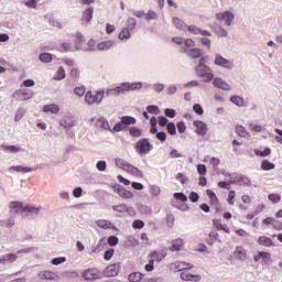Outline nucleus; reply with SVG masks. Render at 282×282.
Listing matches in <instances>:
<instances>
[{"mask_svg":"<svg viewBox=\"0 0 282 282\" xmlns=\"http://www.w3.org/2000/svg\"><path fill=\"white\" fill-rule=\"evenodd\" d=\"M118 39H119L120 41H129V39H131V31H130L129 29H127V28H123V29L120 31V33H119V35H118Z\"/></svg>","mask_w":282,"mask_h":282,"instance_id":"35","label":"nucleus"},{"mask_svg":"<svg viewBox=\"0 0 282 282\" xmlns=\"http://www.w3.org/2000/svg\"><path fill=\"white\" fill-rule=\"evenodd\" d=\"M187 32H191V34H200L202 36H213V33L206 30H202L197 25L187 26Z\"/></svg>","mask_w":282,"mask_h":282,"instance_id":"22","label":"nucleus"},{"mask_svg":"<svg viewBox=\"0 0 282 282\" xmlns=\"http://www.w3.org/2000/svg\"><path fill=\"white\" fill-rule=\"evenodd\" d=\"M25 205L19 200H12L9 203V213L11 215H21L22 219H25L28 215H24Z\"/></svg>","mask_w":282,"mask_h":282,"instance_id":"6","label":"nucleus"},{"mask_svg":"<svg viewBox=\"0 0 282 282\" xmlns=\"http://www.w3.org/2000/svg\"><path fill=\"white\" fill-rule=\"evenodd\" d=\"M96 225L99 228H102L104 230H115L116 232H118V227H116V225H113V223L109 221V220H105V219H99L96 221Z\"/></svg>","mask_w":282,"mask_h":282,"instance_id":"21","label":"nucleus"},{"mask_svg":"<svg viewBox=\"0 0 282 282\" xmlns=\"http://www.w3.org/2000/svg\"><path fill=\"white\" fill-rule=\"evenodd\" d=\"M230 102H232V105H236V107H246V100L243 99L242 96H231Z\"/></svg>","mask_w":282,"mask_h":282,"instance_id":"30","label":"nucleus"},{"mask_svg":"<svg viewBox=\"0 0 282 282\" xmlns=\"http://www.w3.org/2000/svg\"><path fill=\"white\" fill-rule=\"evenodd\" d=\"M120 272V263H113L108 265L104 272L102 276L111 278V276H118Z\"/></svg>","mask_w":282,"mask_h":282,"instance_id":"16","label":"nucleus"},{"mask_svg":"<svg viewBox=\"0 0 282 282\" xmlns=\"http://www.w3.org/2000/svg\"><path fill=\"white\" fill-rule=\"evenodd\" d=\"M172 206L174 208H177L178 210L188 212L191 210V207L186 204H180L177 202H172Z\"/></svg>","mask_w":282,"mask_h":282,"instance_id":"53","label":"nucleus"},{"mask_svg":"<svg viewBox=\"0 0 282 282\" xmlns=\"http://www.w3.org/2000/svg\"><path fill=\"white\" fill-rule=\"evenodd\" d=\"M164 116L166 118H175V116H177V111H175V109H172V108H165Z\"/></svg>","mask_w":282,"mask_h":282,"instance_id":"63","label":"nucleus"},{"mask_svg":"<svg viewBox=\"0 0 282 282\" xmlns=\"http://www.w3.org/2000/svg\"><path fill=\"white\" fill-rule=\"evenodd\" d=\"M120 120L122 124L126 127V129H129L131 124H135L138 122V120H135V118L131 116H122Z\"/></svg>","mask_w":282,"mask_h":282,"instance_id":"29","label":"nucleus"},{"mask_svg":"<svg viewBox=\"0 0 282 282\" xmlns=\"http://www.w3.org/2000/svg\"><path fill=\"white\" fill-rule=\"evenodd\" d=\"M12 226H14V218L10 217L8 219L4 220H0V227L2 228H12Z\"/></svg>","mask_w":282,"mask_h":282,"instance_id":"45","label":"nucleus"},{"mask_svg":"<svg viewBox=\"0 0 282 282\" xmlns=\"http://www.w3.org/2000/svg\"><path fill=\"white\" fill-rule=\"evenodd\" d=\"M249 128L251 131H253V133H261L264 129L263 126L257 123H249Z\"/></svg>","mask_w":282,"mask_h":282,"instance_id":"55","label":"nucleus"},{"mask_svg":"<svg viewBox=\"0 0 282 282\" xmlns=\"http://www.w3.org/2000/svg\"><path fill=\"white\" fill-rule=\"evenodd\" d=\"M236 131L240 138H250V132L243 126H237Z\"/></svg>","mask_w":282,"mask_h":282,"instance_id":"40","label":"nucleus"},{"mask_svg":"<svg viewBox=\"0 0 282 282\" xmlns=\"http://www.w3.org/2000/svg\"><path fill=\"white\" fill-rule=\"evenodd\" d=\"M116 44L115 41L112 40H107L104 42H100L97 44V50L99 52H109V50H111V47H113V45Z\"/></svg>","mask_w":282,"mask_h":282,"instance_id":"24","label":"nucleus"},{"mask_svg":"<svg viewBox=\"0 0 282 282\" xmlns=\"http://www.w3.org/2000/svg\"><path fill=\"white\" fill-rule=\"evenodd\" d=\"M9 171H15V173H32V171H34V169L25 167L22 165H13V166L9 167Z\"/></svg>","mask_w":282,"mask_h":282,"instance_id":"33","label":"nucleus"},{"mask_svg":"<svg viewBox=\"0 0 282 282\" xmlns=\"http://www.w3.org/2000/svg\"><path fill=\"white\" fill-rule=\"evenodd\" d=\"M173 23L177 30H187L188 28V25H186V22L180 18H174Z\"/></svg>","mask_w":282,"mask_h":282,"instance_id":"38","label":"nucleus"},{"mask_svg":"<svg viewBox=\"0 0 282 282\" xmlns=\"http://www.w3.org/2000/svg\"><path fill=\"white\" fill-rule=\"evenodd\" d=\"M166 86H164V84L162 83H156L152 86L153 91H155V94H162V91H164Z\"/></svg>","mask_w":282,"mask_h":282,"instance_id":"60","label":"nucleus"},{"mask_svg":"<svg viewBox=\"0 0 282 282\" xmlns=\"http://www.w3.org/2000/svg\"><path fill=\"white\" fill-rule=\"evenodd\" d=\"M142 279H144V274H142V272H132L128 275V281L129 282H140L142 281Z\"/></svg>","mask_w":282,"mask_h":282,"instance_id":"34","label":"nucleus"},{"mask_svg":"<svg viewBox=\"0 0 282 282\" xmlns=\"http://www.w3.org/2000/svg\"><path fill=\"white\" fill-rule=\"evenodd\" d=\"M61 127H63L66 131H69L73 127H76V119L72 117V115H65L59 120Z\"/></svg>","mask_w":282,"mask_h":282,"instance_id":"14","label":"nucleus"},{"mask_svg":"<svg viewBox=\"0 0 282 282\" xmlns=\"http://www.w3.org/2000/svg\"><path fill=\"white\" fill-rule=\"evenodd\" d=\"M193 264L188 262L175 261L170 264L171 272H186V270H192Z\"/></svg>","mask_w":282,"mask_h":282,"instance_id":"11","label":"nucleus"},{"mask_svg":"<svg viewBox=\"0 0 282 282\" xmlns=\"http://www.w3.org/2000/svg\"><path fill=\"white\" fill-rule=\"evenodd\" d=\"M129 133H130L131 138H142V129H140L138 127H130Z\"/></svg>","mask_w":282,"mask_h":282,"instance_id":"41","label":"nucleus"},{"mask_svg":"<svg viewBox=\"0 0 282 282\" xmlns=\"http://www.w3.org/2000/svg\"><path fill=\"white\" fill-rule=\"evenodd\" d=\"M118 243H120V239L118 238V236L108 237V245H110L112 248L118 246Z\"/></svg>","mask_w":282,"mask_h":282,"instance_id":"62","label":"nucleus"},{"mask_svg":"<svg viewBox=\"0 0 282 282\" xmlns=\"http://www.w3.org/2000/svg\"><path fill=\"white\" fill-rule=\"evenodd\" d=\"M112 191L119 195V197H122L123 199H131L133 197V193L130 191H127L122 185L115 184L110 185Z\"/></svg>","mask_w":282,"mask_h":282,"instance_id":"12","label":"nucleus"},{"mask_svg":"<svg viewBox=\"0 0 282 282\" xmlns=\"http://www.w3.org/2000/svg\"><path fill=\"white\" fill-rule=\"evenodd\" d=\"M196 76L199 78H204L205 83H210L215 78V74L213 73V68L208 65H196L195 66Z\"/></svg>","mask_w":282,"mask_h":282,"instance_id":"2","label":"nucleus"},{"mask_svg":"<svg viewBox=\"0 0 282 282\" xmlns=\"http://www.w3.org/2000/svg\"><path fill=\"white\" fill-rule=\"evenodd\" d=\"M96 127H98L99 129H105V131H113L111 129V126H109V121L105 117H99L96 120Z\"/></svg>","mask_w":282,"mask_h":282,"instance_id":"26","label":"nucleus"},{"mask_svg":"<svg viewBox=\"0 0 282 282\" xmlns=\"http://www.w3.org/2000/svg\"><path fill=\"white\" fill-rule=\"evenodd\" d=\"M112 210H115V213H126L127 212V204L113 205Z\"/></svg>","mask_w":282,"mask_h":282,"instance_id":"58","label":"nucleus"},{"mask_svg":"<svg viewBox=\"0 0 282 282\" xmlns=\"http://www.w3.org/2000/svg\"><path fill=\"white\" fill-rule=\"evenodd\" d=\"M235 254L240 261H246V251L241 247L236 248Z\"/></svg>","mask_w":282,"mask_h":282,"instance_id":"51","label":"nucleus"},{"mask_svg":"<svg viewBox=\"0 0 282 282\" xmlns=\"http://www.w3.org/2000/svg\"><path fill=\"white\" fill-rule=\"evenodd\" d=\"M30 252H34V247H29V248L20 249V250H18L13 254H14L15 259H21V257H23V254H28Z\"/></svg>","mask_w":282,"mask_h":282,"instance_id":"39","label":"nucleus"},{"mask_svg":"<svg viewBox=\"0 0 282 282\" xmlns=\"http://www.w3.org/2000/svg\"><path fill=\"white\" fill-rule=\"evenodd\" d=\"M139 213H141V215H145L147 217H149V215H153V208H151V206L149 205H140L139 206Z\"/></svg>","mask_w":282,"mask_h":282,"instance_id":"36","label":"nucleus"},{"mask_svg":"<svg viewBox=\"0 0 282 282\" xmlns=\"http://www.w3.org/2000/svg\"><path fill=\"white\" fill-rule=\"evenodd\" d=\"M166 131L170 135H177V127L175 126V122L167 123Z\"/></svg>","mask_w":282,"mask_h":282,"instance_id":"49","label":"nucleus"},{"mask_svg":"<svg viewBox=\"0 0 282 282\" xmlns=\"http://www.w3.org/2000/svg\"><path fill=\"white\" fill-rule=\"evenodd\" d=\"M258 243L259 246H264L265 248H271V247L274 248V246H276L274 241H272V239L268 236H260L258 238Z\"/></svg>","mask_w":282,"mask_h":282,"instance_id":"27","label":"nucleus"},{"mask_svg":"<svg viewBox=\"0 0 282 282\" xmlns=\"http://www.w3.org/2000/svg\"><path fill=\"white\" fill-rule=\"evenodd\" d=\"M274 169H276V165H274V163H272L268 160H263L261 162V170L262 171H274Z\"/></svg>","mask_w":282,"mask_h":282,"instance_id":"37","label":"nucleus"},{"mask_svg":"<svg viewBox=\"0 0 282 282\" xmlns=\"http://www.w3.org/2000/svg\"><path fill=\"white\" fill-rule=\"evenodd\" d=\"M182 281L198 282L202 281V274H192L188 270L181 272L180 274Z\"/></svg>","mask_w":282,"mask_h":282,"instance_id":"19","label":"nucleus"},{"mask_svg":"<svg viewBox=\"0 0 282 282\" xmlns=\"http://www.w3.org/2000/svg\"><path fill=\"white\" fill-rule=\"evenodd\" d=\"M214 65H216V67H223V69H228L229 72L232 69V61L225 58L219 53L214 55Z\"/></svg>","mask_w":282,"mask_h":282,"instance_id":"9","label":"nucleus"},{"mask_svg":"<svg viewBox=\"0 0 282 282\" xmlns=\"http://www.w3.org/2000/svg\"><path fill=\"white\" fill-rule=\"evenodd\" d=\"M142 86H143L142 82L129 83L130 91H140L142 89Z\"/></svg>","mask_w":282,"mask_h":282,"instance_id":"46","label":"nucleus"},{"mask_svg":"<svg viewBox=\"0 0 282 282\" xmlns=\"http://www.w3.org/2000/svg\"><path fill=\"white\" fill-rule=\"evenodd\" d=\"M231 180H229V184H238V186H252V181L250 177L239 174V173H234V175H230Z\"/></svg>","mask_w":282,"mask_h":282,"instance_id":"7","label":"nucleus"},{"mask_svg":"<svg viewBox=\"0 0 282 282\" xmlns=\"http://www.w3.org/2000/svg\"><path fill=\"white\" fill-rule=\"evenodd\" d=\"M96 169L97 171H99L100 173H104V171H107V161H98L96 163Z\"/></svg>","mask_w":282,"mask_h":282,"instance_id":"56","label":"nucleus"},{"mask_svg":"<svg viewBox=\"0 0 282 282\" xmlns=\"http://www.w3.org/2000/svg\"><path fill=\"white\" fill-rule=\"evenodd\" d=\"M162 193V189L158 185H151L150 186V195H153V197H158Z\"/></svg>","mask_w":282,"mask_h":282,"instance_id":"57","label":"nucleus"},{"mask_svg":"<svg viewBox=\"0 0 282 282\" xmlns=\"http://www.w3.org/2000/svg\"><path fill=\"white\" fill-rule=\"evenodd\" d=\"M56 274L52 271H43L40 273V279H46L47 281H54Z\"/></svg>","mask_w":282,"mask_h":282,"instance_id":"47","label":"nucleus"},{"mask_svg":"<svg viewBox=\"0 0 282 282\" xmlns=\"http://www.w3.org/2000/svg\"><path fill=\"white\" fill-rule=\"evenodd\" d=\"M115 162L116 166L122 169L123 171H127L128 173H131V175H133L134 177H144V173H142L140 169L131 165V163L124 161L123 159H116Z\"/></svg>","mask_w":282,"mask_h":282,"instance_id":"1","label":"nucleus"},{"mask_svg":"<svg viewBox=\"0 0 282 282\" xmlns=\"http://www.w3.org/2000/svg\"><path fill=\"white\" fill-rule=\"evenodd\" d=\"M25 213H30L31 215H34V217H39V215H41V207L28 204L24 206V215H26Z\"/></svg>","mask_w":282,"mask_h":282,"instance_id":"28","label":"nucleus"},{"mask_svg":"<svg viewBox=\"0 0 282 282\" xmlns=\"http://www.w3.org/2000/svg\"><path fill=\"white\" fill-rule=\"evenodd\" d=\"M213 85H214V87H216V89H223V91H231L232 90V86H230V84H228L221 77H214Z\"/></svg>","mask_w":282,"mask_h":282,"instance_id":"15","label":"nucleus"},{"mask_svg":"<svg viewBox=\"0 0 282 282\" xmlns=\"http://www.w3.org/2000/svg\"><path fill=\"white\" fill-rule=\"evenodd\" d=\"M159 15L158 12L153 10H149L145 14V21H158Z\"/></svg>","mask_w":282,"mask_h":282,"instance_id":"50","label":"nucleus"},{"mask_svg":"<svg viewBox=\"0 0 282 282\" xmlns=\"http://www.w3.org/2000/svg\"><path fill=\"white\" fill-rule=\"evenodd\" d=\"M259 257L262 259V263L268 264L270 263V252L268 251H259Z\"/></svg>","mask_w":282,"mask_h":282,"instance_id":"52","label":"nucleus"},{"mask_svg":"<svg viewBox=\"0 0 282 282\" xmlns=\"http://www.w3.org/2000/svg\"><path fill=\"white\" fill-rule=\"evenodd\" d=\"M91 19H94V7H88L82 13V21L85 23H91Z\"/></svg>","mask_w":282,"mask_h":282,"instance_id":"25","label":"nucleus"},{"mask_svg":"<svg viewBox=\"0 0 282 282\" xmlns=\"http://www.w3.org/2000/svg\"><path fill=\"white\" fill-rule=\"evenodd\" d=\"M174 199H176L177 202H182V204H186V202H188V196H186V194L182 193V192H176L173 194Z\"/></svg>","mask_w":282,"mask_h":282,"instance_id":"43","label":"nucleus"},{"mask_svg":"<svg viewBox=\"0 0 282 282\" xmlns=\"http://www.w3.org/2000/svg\"><path fill=\"white\" fill-rule=\"evenodd\" d=\"M183 52L189 56V58H202L204 56V50L199 47H194V48H184Z\"/></svg>","mask_w":282,"mask_h":282,"instance_id":"20","label":"nucleus"},{"mask_svg":"<svg viewBox=\"0 0 282 282\" xmlns=\"http://www.w3.org/2000/svg\"><path fill=\"white\" fill-rule=\"evenodd\" d=\"M213 225L215 226L216 230H223V232L230 235V228H228L226 225H223L219 219H213Z\"/></svg>","mask_w":282,"mask_h":282,"instance_id":"32","label":"nucleus"},{"mask_svg":"<svg viewBox=\"0 0 282 282\" xmlns=\"http://www.w3.org/2000/svg\"><path fill=\"white\" fill-rule=\"evenodd\" d=\"M134 151L138 155H148V153L153 151V144H151V141L147 138L140 139L134 145Z\"/></svg>","mask_w":282,"mask_h":282,"instance_id":"3","label":"nucleus"},{"mask_svg":"<svg viewBox=\"0 0 282 282\" xmlns=\"http://www.w3.org/2000/svg\"><path fill=\"white\" fill-rule=\"evenodd\" d=\"M130 91L129 89V82L121 83L119 86H116L115 88H110L106 91V96H124Z\"/></svg>","mask_w":282,"mask_h":282,"instance_id":"8","label":"nucleus"},{"mask_svg":"<svg viewBox=\"0 0 282 282\" xmlns=\"http://www.w3.org/2000/svg\"><path fill=\"white\" fill-rule=\"evenodd\" d=\"M13 97L20 101L31 100V98H34V91L30 88L19 89L13 94Z\"/></svg>","mask_w":282,"mask_h":282,"instance_id":"10","label":"nucleus"},{"mask_svg":"<svg viewBox=\"0 0 282 282\" xmlns=\"http://www.w3.org/2000/svg\"><path fill=\"white\" fill-rule=\"evenodd\" d=\"M25 116V109L18 108L14 116V121L19 122Z\"/></svg>","mask_w":282,"mask_h":282,"instance_id":"54","label":"nucleus"},{"mask_svg":"<svg viewBox=\"0 0 282 282\" xmlns=\"http://www.w3.org/2000/svg\"><path fill=\"white\" fill-rule=\"evenodd\" d=\"M65 79V68L62 66L57 69V76L54 77V80H63Z\"/></svg>","mask_w":282,"mask_h":282,"instance_id":"64","label":"nucleus"},{"mask_svg":"<svg viewBox=\"0 0 282 282\" xmlns=\"http://www.w3.org/2000/svg\"><path fill=\"white\" fill-rule=\"evenodd\" d=\"M268 199H269V202H272V204H279V202H281V195H279V194H269Z\"/></svg>","mask_w":282,"mask_h":282,"instance_id":"61","label":"nucleus"},{"mask_svg":"<svg viewBox=\"0 0 282 282\" xmlns=\"http://www.w3.org/2000/svg\"><path fill=\"white\" fill-rule=\"evenodd\" d=\"M169 252V249L167 248H163L162 250L160 251H151L149 253V259H154V261H156V263H162V261H164V259H166V254Z\"/></svg>","mask_w":282,"mask_h":282,"instance_id":"13","label":"nucleus"},{"mask_svg":"<svg viewBox=\"0 0 282 282\" xmlns=\"http://www.w3.org/2000/svg\"><path fill=\"white\" fill-rule=\"evenodd\" d=\"M82 276L85 281H98L102 279V271L97 268H89L82 272Z\"/></svg>","mask_w":282,"mask_h":282,"instance_id":"5","label":"nucleus"},{"mask_svg":"<svg viewBox=\"0 0 282 282\" xmlns=\"http://www.w3.org/2000/svg\"><path fill=\"white\" fill-rule=\"evenodd\" d=\"M102 98H105V90H97L94 95L91 90H88L85 95L86 105H100L102 102Z\"/></svg>","mask_w":282,"mask_h":282,"instance_id":"4","label":"nucleus"},{"mask_svg":"<svg viewBox=\"0 0 282 282\" xmlns=\"http://www.w3.org/2000/svg\"><path fill=\"white\" fill-rule=\"evenodd\" d=\"M44 113H58L61 111V108L56 104L45 105L43 107Z\"/></svg>","mask_w":282,"mask_h":282,"instance_id":"31","label":"nucleus"},{"mask_svg":"<svg viewBox=\"0 0 282 282\" xmlns=\"http://www.w3.org/2000/svg\"><path fill=\"white\" fill-rule=\"evenodd\" d=\"M145 109H147L148 113H154V116H158V113H160V107H158L155 105L147 106Z\"/></svg>","mask_w":282,"mask_h":282,"instance_id":"59","label":"nucleus"},{"mask_svg":"<svg viewBox=\"0 0 282 282\" xmlns=\"http://www.w3.org/2000/svg\"><path fill=\"white\" fill-rule=\"evenodd\" d=\"M254 155H257L258 158H268V155H270V153H272V150L270 148H265L263 151L254 149Z\"/></svg>","mask_w":282,"mask_h":282,"instance_id":"42","label":"nucleus"},{"mask_svg":"<svg viewBox=\"0 0 282 282\" xmlns=\"http://www.w3.org/2000/svg\"><path fill=\"white\" fill-rule=\"evenodd\" d=\"M193 126L196 127L195 133H197V135H202V137L207 135L208 124H206V122L200 120H194Z\"/></svg>","mask_w":282,"mask_h":282,"instance_id":"17","label":"nucleus"},{"mask_svg":"<svg viewBox=\"0 0 282 282\" xmlns=\"http://www.w3.org/2000/svg\"><path fill=\"white\" fill-rule=\"evenodd\" d=\"M184 248V239L176 238L172 240V246L170 247V252H181Z\"/></svg>","mask_w":282,"mask_h":282,"instance_id":"23","label":"nucleus"},{"mask_svg":"<svg viewBox=\"0 0 282 282\" xmlns=\"http://www.w3.org/2000/svg\"><path fill=\"white\" fill-rule=\"evenodd\" d=\"M138 25V21L135 20V18H128L127 20V28L130 32L135 30Z\"/></svg>","mask_w":282,"mask_h":282,"instance_id":"48","label":"nucleus"},{"mask_svg":"<svg viewBox=\"0 0 282 282\" xmlns=\"http://www.w3.org/2000/svg\"><path fill=\"white\" fill-rule=\"evenodd\" d=\"M39 61H41V63H52L53 57L51 53H41L39 55Z\"/></svg>","mask_w":282,"mask_h":282,"instance_id":"44","label":"nucleus"},{"mask_svg":"<svg viewBox=\"0 0 282 282\" xmlns=\"http://www.w3.org/2000/svg\"><path fill=\"white\" fill-rule=\"evenodd\" d=\"M216 18L218 21H225V24L228 26L232 25V22L235 21V14H232L230 11L218 13Z\"/></svg>","mask_w":282,"mask_h":282,"instance_id":"18","label":"nucleus"}]
</instances>
